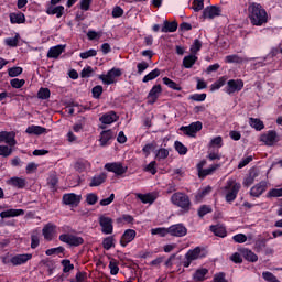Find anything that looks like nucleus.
<instances>
[{"label": "nucleus", "mask_w": 282, "mask_h": 282, "mask_svg": "<svg viewBox=\"0 0 282 282\" xmlns=\"http://www.w3.org/2000/svg\"><path fill=\"white\" fill-rule=\"evenodd\" d=\"M90 166H91V164L85 160H79L75 163V169L79 173H83V171H87V169H89Z\"/></svg>", "instance_id": "ea45409f"}, {"label": "nucleus", "mask_w": 282, "mask_h": 282, "mask_svg": "<svg viewBox=\"0 0 282 282\" xmlns=\"http://www.w3.org/2000/svg\"><path fill=\"white\" fill-rule=\"evenodd\" d=\"M195 63H197V56L194 54L187 55L183 58V66L185 69H191Z\"/></svg>", "instance_id": "f704fd0d"}, {"label": "nucleus", "mask_w": 282, "mask_h": 282, "mask_svg": "<svg viewBox=\"0 0 282 282\" xmlns=\"http://www.w3.org/2000/svg\"><path fill=\"white\" fill-rule=\"evenodd\" d=\"M240 254H242L246 261H250L251 263H257V261H259V257L250 249H241Z\"/></svg>", "instance_id": "a878e982"}, {"label": "nucleus", "mask_w": 282, "mask_h": 282, "mask_svg": "<svg viewBox=\"0 0 282 282\" xmlns=\"http://www.w3.org/2000/svg\"><path fill=\"white\" fill-rule=\"evenodd\" d=\"M232 239L236 243H246L248 241V237L245 234H237Z\"/></svg>", "instance_id": "0e129e2a"}, {"label": "nucleus", "mask_w": 282, "mask_h": 282, "mask_svg": "<svg viewBox=\"0 0 282 282\" xmlns=\"http://www.w3.org/2000/svg\"><path fill=\"white\" fill-rule=\"evenodd\" d=\"M110 140H113V131H111V130H104L100 133V139H99L100 147H107V144H109Z\"/></svg>", "instance_id": "393cba45"}, {"label": "nucleus", "mask_w": 282, "mask_h": 282, "mask_svg": "<svg viewBox=\"0 0 282 282\" xmlns=\"http://www.w3.org/2000/svg\"><path fill=\"white\" fill-rule=\"evenodd\" d=\"M206 274H208V269L206 268H200L198 270L195 271V273L193 274V279L196 282H202V281H206Z\"/></svg>", "instance_id": "72a5a7b5"}, {"label": "nucleus", "mask_w": 282, "mask_h": 282, "mask_svg": "<svg viewBox=\"0 0 282 282\" xmlns=\"http://www.w3.org/2000/svg\"><path fill=\"white\" fill-rule=\"evenodd\" d=\"M163 83L170 89H174V91H182V86H180V84L175 83L173 79H171L169 77H163Z\"/></svg>", "instance_id": "58836bf2"}, {"label": "nucleus", "mask_w": 282, "mask_h": 282, "mask_svg": "<svg viewBox=\"0 0 282 282\" xmlns=\"http://www.w3.org/2000/svg\"><path fill=\"white\" fill-rule=\"evenodd\" d=\"M63 272L67 274V272H72L74 270V264L69 260H62Z\"/></svg>", "instance_id": "13d9d810"}, {"label": "nucleus", "mask_w": 282, "mask_h": 282, "mask_svg": "<svg viewBox=\"0 0 282 282\" xmlns=\"http://www.w3.org/2000/svg\"><path fill=\"white\" fill-rule=\"evenodd\" d=\"M8 184H10V186H14L15 188H25V184H28V182L23 177H11L8 181Z\"/></svg>", "instance_id": "2f4dec72"}, {"label": "nucleus", "mask_w": 282, "mask_h": 282, "mask_svg": "<svg viewBox=\"0 0 282 282\" xmlns=\"http://www.w3.org/2000/svg\"><path fill=\"white\" fill-rule=\"evenodd\" d=\"M8 74L11 78H17V76H21V74H23V68L19 66L9 68Z\"/></svg>", "instance_id": "864d4df0"}, {"label": "nucleus", "mask_w": 282, "mask_h": 282, "mask_svg": "<svg viewBox=\"0 0 282 282\" xmlns=\"http://www.w3.org/2000/svg\"><path fill=\"white\" fill-rule=\"evenodd\" d=\"M169 158V151L164 148H161L156 151L155 159L156 160H166Z\"/></svg>", "instance_id": "6e6d98bb"}, {"label": "nucleus", "mask_w": 282, "mask_h": 282, "mask_svg": "<svg viewBox=\"0 0 282 282\" xmlns=\"http://www.w3.org/2000/svg\"><path fill=\"white\" fill-rule=\"evenodd\" d=\"M189 100H194L195 102H204L206 100V94H194L189 96Z\"/></svg>", "instance_id": "69168bd1"}, {"label": "nucleus", "mask_w": 282, "mask_h": 282, "mask_svg": "<svg viewBox=\"0 0 282 282\" xmlns=\"http://www.w3.org/2000/svg\"><path fill=\"white\" fill-rule=\"evenodd\" d=\"M86 202L89 206H94L98 202V195L94 193L87 194Z\"/></svg>", "instance_id": "680f3d73"}, {"label": "nucleus", "mask_w": 282, "mask_h": 282, "mask_svg": "<svg viewBox=\"0 0 282 282\" xmlns=\"http://www.w3.org/2000/svg\"><path fill=\"white\" fill-rule=\"evenodd\" d=\"M4 43L8 47H17V45H19V34H15L14 37H7Z\"/></svg>", "instance_id": "603ef678"}, {"label": "nucleus", "mask_w": 282, "mask_h": 282, "mask_svg": "<svg viewBox=\"0 0 282 282\" xmlns=\"http://www.w3.org/2000/svg\"><path fill=\"white\" fill-rule=\"evenodd\" d=\"M63 202L66 206H78L80 204V195L74 193L64 194Z\"/></svg>", "instance_id": "6ab92c4d"}, {"label": "nucleus", "mask_w": 282, "mask_h": 282, "mask_svg": "<svg viewBox=\"0 0 282 282\" xmlns=\"http://www.w3.org/2000/svg\"><path fill=\"white\" fill-rule=\"evenodd\" d=\"M169 235L171 237H186L188 229L183 224H176L169 227Z\"/></svg>", "instance_id": "f8f14e48"}, {"label": "nucleus", "mask_w": 282, "mask_h": 282, "mask_svg": "<svg viewBox=\"0 0 282 282\" xmlns=\"http://www.w3.org/2000/svg\"><path fill=\"white\" fill-rule=\"evenodd\" d=\"M267 197H282V188H272L268 192Z\"/></svg>", "instance_id": "774afa93"}, {"label": "nucleus", "mask_w": 282, "mask_h": 282, "mask_svg": "<svg viewBox=\"0 0 282 282\" xmlns=\"http://www.w3.org/2000/svg\"><path fill=\"white\" fill-rule=\"evenodd\" d=\"M107 181V175L105 173L95 175L90 183L89 186L90 187H96V186H100L101 184H105V182Z\"/></svg>", "instance_id": "7c9ffc66"}, {"label": "nucleus", "mask_w": 282, "mask_h": 282, "mask_svg": "<svg viewBox=\"0 0 282 282\" xmlns=\"http://www.w3.org/2000/svg\"><path fill=\"white\" fill-rule=\"evenodd\" d=\"M17 134L14 132L1 131L0 132V143L4 142L8 147H17Z\"/></svg>", "instance_id": "ddd939ff"}, {"label": "nucleus", "mask_w": 282, "mask_h": 282, "mask_svg": "<svg viewBox=\"0 0 282 282\" xmlns=\"http://www.w3.org/2000/svg\"><path fill=\"white\" fill-rule=\"evenodd\" d=\"M161 94H162V86L160 84L154 85L148 94L149 105H155Z\"/></svg>", "instance_id": "4468645a"}, {"label": "nucleus", "mask_w": 282, "mask_h": 282, "mask_svg": "<svg viewBox=\"0 0 282 282\" xmlns=\"http://www.w3.org/2000/svg\"><path fill=\"white\" fill-rule=\"evenodd\" d=\"M185 259H189V261H197V259H202V248L196 247L193 250H188L185 254Z\"/></svg>", "instance_id": "cd10ccee"}, {"label": "nucleus", "mask_w": 282, "mask_h": 282, "mask_svg": "<svg viewBox=\"0 0 282 282\" xmlns=\"http://www.w3.org/2000/svg\"><path fill=\"white\" fill-rule=\"evenodd\" d=\"M203 124L200 121H196L191 123L189 126H182L180 131H183L184 135H188L189 138H195L197 132L202 131Z\"/></svg>", "instance_id": "0eeeda50"}, {"label": "nucleus", "mask_w": 282, "mask_h": 282, "mask_svg": "<svg viewBox=\"0 0 282 282\" xmlns=\"http://www.w3.org/2000/svg\"><path fill=\"white\" fill-rule=\"evenodd\" d=\"M135 197L142 202V204H153L155 199H158V195L153 193H148V194H135Z\"/></svg>", "instance_id": "b1692460"}, {"label": "nucleus", "mask_w": 282, "mask_h": 282, "mask_svg": "<svg viewBox=\"0 0 282 282\" xmlns=\"http://www.w3.org/2000/svg\"><path fill=\"white\" fill-rule=\"evenodd\" d=\"M10 85L14 89H21V87L25 85V79H19V78L11 79Z\"/></svg>", "instance_id": "4d7b16f0"}, {"label": "nucleus", "mask_w": 282, "mask_h": 282, "mask_svg": "<svg viewBox=\"0 0 282 282\" xmlns=\"http://www.w3.org/2000/svg\"><path fill=\"white\" fill-rule=\"evenodd\" d=\"M226 85V78L221 77L210 86V91H217V89H221Z\"/></svg>", "instance_id": "8fccbe9b"}, {"label": "nucleus", "mask_w": 282, "mask_h": 282, "mask_svg": "<svg viewBox=\"0 0 282 282\" xmlns=\"http://www.w3.org/2000/svg\"><path fill=\"white\" fill-rule=\"evenodd\" d=\"M192 10L194 12H199L200 10H204V0H194Z\"/></svg>", "instance_id": "052dcab7"}, {"label": "nucleus", "mask_w": 282, "mask_h": 282, "mask_svg": "<svg viewBox=\"0 0 282 282\" xmlns=\"http://www.w3.org/2000/svg\"><path fill=\"white\" fill-rule=\"evenodd\" d=\"M239 191H241V183H237L235 178H229L225 186L226 202H235V199H237Z\"/></svg>", "instance_id": "7ed1b4c3"}, {"label": "nucleus", "mask_w": 282, "mask_h": 282, "mask_svg": "<svg viewBox=\"0 0 282 282\" xmlns=\"http://www.w3.org/2000/svg\"><path fill=\"white\" fill-rule=\"evenodd\" d=\"M191 53L192 54H197V52H199V50H202V42L199 40H194L193 45L191 46Z\"/></svg>", "instance_id": "e2e57ef3"}, {"label": "nucleus", "mask_w": 282, "mask_h": 282, "mask_svg": "<svg viewBox=\"0 0 282 282\" xmlns=\"http://www.w3.org/2000/svg\"><path fill=\"white\" fill-rule=\"evenodd\" d=\"M171 203L177 208L183 209V213L191 210V197L186 193L176 192L171 196Z\"/></svg>", "instance_id": "f03ea898"}, {"label": "nucleus", "mask_w": 282, "mask_h": 282, "mask_svg": "<svg viewBox=\"0 0 282 282\" xmlns=\"http://www.w3.org/2000/svg\"><path fill=\"white\" fill-rule=\"evenodd\" d=\"M257 177H259V173L257 172V170H251L249 172V175L243 181V186H252V184H254V180H257Z\"/></svg>", "instance_id": "c9c22d12"}, {"label": "nucleus", "mask_w": 282, "mask_h": 282, "mask_svg": "<svg viewBox=\"0 0 282 282\" xmlns=\"http://www.w3.org/2000/svg\"><path fill=\"white\" fill-rule=\"evenodd\" d=\"M243 89V80L241 79H230L227 82V86L225 88L226 94L230 96V94H235L237 91H241Z\"/></svg>", "instance_id": "9d476101"}, {"label": "nucleus", "mask_w": 282, "mask_h": 282, "mask_svg": "<svg viewBox=\"0 0 282 282\" xmlns=\"http://www.w3.org/2000/svg\"><path fill=\"white\" fill-rule=\"evenodd\" d=\"M50 88H40L37 91V98H40V100H47V98H50Z\"/></svg>", "instance_id": "5fc2aeb1"}, {"label": "nucleus", "mask_w": 282, "mask_h": 282, "mask_svg": "<svg viewBox=\"0 0 282 282\" xmlns=\"http://www.w3.org/2000/svg\"><path fill=\"white\" fill-rule=\"evenodd\" d=\"M116 239L112 236L106 237L102 241V247L105 250H111V248L116 247Z\"/></svg>", "instance_id": "79ce46f5"}, {"label": "nucleus", "mask_w": 282, "mask_h": 282, "mask_svg": "<svg viewBox=\"0 0 282 282\" xmlns=\"http://www.w3.org/2000/svg\"><path fill=\"white\" fill-rule=\"evenodd\" d=\"M161 32L163 33L177 32V22L164 21Z\"/></svg>", "instance_id": "e433bc0d"}, {"label": "nucleus", "mask_w": 282, "mask_h": 282, "mask_svg": "<svg viewBox=\"0 0 282 282\" xmlns=\"http://www.w3.org/2000/svg\"><path fill=\"white\" fill-rule=\"evenodd\" d=\"M65 252L64 247H56V248H51L45 251L46 257H52V254H63Z\"/></svg>", "instance_id": "3c124183"}, {"label": "nucleus", "mask_w": 282, "mask_h": 282, "mask_svg": "<svg viewBox=\"0 0 282 282\" xmlns=\"http://www.w3.org/2000/svg\"><path fill=\"white\" fill-rule=\"evenodd\" d=\"M249 124L250 127H252V129H256V131H263V129H265V124H263V121H261V119L250 118Z\"/></svg>", "instance_id": "4c0bfd02"}, {"label": "nucleus", "mask_w": 282, "mask_h": 282, "mask_svg": "<svg viewBox=\"0 0 282 282\" xmlns=\"http://www.w3.org/2000/svg\"><path fill=\"white\" fill-rule=\"evenodd\" d=\"M221 15V9L215 6L207 7L203 10V19H215Z\"/></svg>", "instance_id": "f3484780"}, {"label": "nucleus", "mask_w": 282, "mask_h": 282, "mask_svg": "<svg viewBox=\"0 0 282 282\" xmlns=\"http://www.w3.org/2000/svg\"><path fill=\"white\" fill-rule=\"evenodd\" d=\"M46 14H50L51 17H54L55 14L57 19H61V17L65 14V7L51 4L46 8Z\"/></svg>", "instance_id": "aec40b11"}, {"label": "nucleus", "mask_w": 282, "mask_h": 282, "mask_svg": "<svg viewBox=\"0 0 282 282\" xmlns=\"http://www.w3.org/2000/svg\"><path fill=\"white\" fill-rule=\"evenodd\" d=\"M32 253L15 254L10 259L12 265H25L28 261H31Z\"/></svg>", "instance_id": "2eb2a0df"}, {"label": "nucleus", "mask_w": 282, "mask_h": 282, "mask_svg": "<svg viewBox=\"0 0 282 282\" xmlns=\"http://www.w3.org/2000/svg\"><path fill=\"white\" fill-rule=\"evenodd\" d=\"M174 147L175 151H177L180 155H186V153H188V148H186V145L182 144L180 141H175Z\"/></svg>", "instance_id": "a18cd8bd"}, {"label": "nucleus", "mask_w": 282, "mask_h": 282, "mask_svg": "<svg viewBox=\"0 0 282 282\" xmlns=\"http://www.w3.org/2000/svg\"><path fill=\"white\" fill-rule=\"evenodd\" d=\"M250 61H254V58L241 57V56H239L237 54L227 55L225 57V63L241 64V63H250Z\"/></svg>", "instance_id": "4be33fe9"}, {"label": "nucleus", "mask_w": 282, "mask_h": 282, "mask_svg": "<svg viewBox=\"0 0 282 282\" xmlns=\"http://www.w3.org/2000/svg\"><path fill=\"white\" fill-rule=\"evenodd\" d=\"M220 167H221V164H213L209 167L204 169L198 174L199 180H204L205 177H208V175H213V173H215V171H217V169H220Z\"/></svg>", "instance_id": "c85d7f7f"}, {"label": "nucleus", "mask_w": 282, "mask_h": 282, "mask_svg": "<svg viewBox=\"0 0 282 282\" xmlns=\"http://www.w3.org/2000/svg\"><path fill=\"white\" fill-rule=\"evenodd\" d=\"M9 18L12 24H21L25 22V14L21 11L10 13Z\"/></svg>", "instance_id": "bb28decb"}, {"label": "nucleus", "mask_w": 282, "mask_h": 282, "mask_svg": "<svg viewBox=\"0 0 282 282\" xmlns=\"http://www.w3.org/2000/svg\"><path fill=\"white\" fill-rule=\"evenodd\" d=\"M267 188H268V183L262 181L256 184L253 187H251L250 195H252V197H261V195L265 193Z\"/></svg>", "instance_id": "a211bd4d"}, {"label": "nucleus", "mask_w": 282, "mask_h": 282, "mask_svg": "<svg viewBox=\"0 0 282 282\" xmlns=\"http://www.w3.org/2000/svg\"><path fill=\"white\" fill-rule=\"evenodd\" d=\"M26 133L29 135H43V133H47V129L41 126H30L26 128Z\"/></svg>", "instance_id": "c756f323"}, {"label": "nucleus", "mask_w": 282, "mask_h": 282, "mask_svg": "<svg viewBox=\"0 0 282 282\" xmlns=\"http://www.w3.org/2000/svg\"><path fill=\"white\" fill-rule=\"evenodd\" d=\"M93 1L94 0H80V2H79L80 10H83L84 12H87L89 10V8H91Z\"/></svg>", "instance_id": "338daca9"}, {"label": "nucleus", "mask_w": 282, "mask_h": 282, "mask_svg": "<svg viewBox=\"0 0 282 282\" xmlns=\"http://www.w3.org/2000/svg\"><path fill=\"white\" fill-rule=\"evenodd\" d=\"M260 141L267 147H274L279 142V134H276V131L270 130L260 137Z\"/></svg>", "instance_id": "9b49d317"}, {"label": "nucleus", "mask_w": 282, "mask_h": 282, "mask_svg": "<svg viewBox=\"0 0 282 282\" xmlns=\"http://www.w3.org/2000/svg\"><path fill=\"white\" fill-rule=\"evenodd\" d=\"M97 55H98V51H96L94 48H90L88 51H85V52L80 53L79 57L83 61H87V58H94V56H97Z\"/></svg>", "instance_id": "c03bdc74"}, {"label": "nucleus", "mask_w": 282, "mask_h": 282, "mask_svg": "<svg viewBox=\"0 0 282 282\" xmlns=\"http://www.w3.org/2000/svg\"><path fill=\"white\" fill-rule=\"evenodd\" d=\"M160 74H161L160 69L155 68L143 77L142 83H149L150 80H155V78H158Z\"/></svg>", "instance_id": "a19ab883"}, {"label": "nucleus", "mask_w": 282, "mask_h": 282, "mask_svg": "<svg viewBox=\"0 0 282 282\" xmlns=\"http://www.w3.org/2000/svg\"><path fill=\"white\" fill-rule=\"evenodd\" d=\"M120 76H122V70L120 68H112L108 70L106 75H99V80H101L104 85H113L116 78H120Z\"/></svg>", "instance_id": "20e7f679"}, {"label": "nucleus", "mask_w": 282, "mask_h": 282, "mask_svg": "<svg viewBox=\"0 0 282 282\" xmlns=\"http://www.w3.org/2000/svg\"><path fill=\"white\" fill-rule=\"evenodd\" d=\"M59 241H62V243H67V246L74 247L83 246V243H85V239H83V237L69 234L59 235Z\"/></svg>", "instance_id": "39448f33"}, {"label": "nucleus", "mask_w": 282, "mask_h": 282, "mask_svg": "<svg viewBox=\"0 0 282 282\" xmlns=\"http://www.w3.org/2000/svg\"><path fill=\"white\" fill-rule=\"evenodd\" d=\"M99 226L104 235H113V219L109 216H99Z\"/></svg>", "instance_id": "423d86ee"}, {"label": "nucleus", "mask_w": 282, "mask_h": 282, "mask_svg": "<svg viewBox=\"0 0 282 282\" xmlns=\"http://www.w3.org/2000/svg\"><path fill=\"white\" fill-rule=\"evenodd\" d=\"M118 115L115 111H109L99 118L102 124H113V122H118Z\"/></svg>", "instance_id": "412c9836"}, {"label": "nucleus", "mask_w": 282, "mask_h": 282, "mask_svg": "<svg viewBox=\"0 0 282 282\" xmlns=\"http://www.w3.org/2000/svg\"><path fill=\"white\" fill-rule=\"evenodd\" d=\"M212 232H214V235H216V237H226L227 231L226 228L220 227V226H212L210 227Z\"/></svg>", "instance_id": "37998d69"}, {"label": "nucleus", "mask_w": 282, "mask_h": 282, "mask_svg": "<svg viewBox=\"0 0 282 282\" xmlns=\"http://www.w3.org/2000/svg\"><path fill=\"white\" fill-rule=\"evenodd\" d=\"M249 19L252 25L261 26L264 23H268V12L265 9L257 2H252L248 7Z\"/></svg>", "instance_id": "f257e3e1"}, {"label": "nucleus", "mask_w": 282, "mask_h": 282, "mask_svg": "<svg viewBox=\"0 0 282 282\" xmlns=\"http://www.w3.org/2000/svg\"><path fill=\"white\" fill-rule=\"evenodd\" d=\"M21 215H25L23 209H7L0 213L1 219H8L10 217H19Z\"/></svg>", "instance_id": "5701e85b"}, {"label": "nucleus", "mask_w": 282, "mask_h": 282, "mask_svg": "<svg viewBox=\"0 0 282 282\" xmlns=\"http://www.w3.org/2000/svg\"><path fill=\"white\" fill-rule=\"evenodd\" d=\"M117 224H133V216L129 214H123L119 218H117Z\"/></svg>", "instance_id": "49530a36"}, {"label": "nucleus", "mask_w": 282, "mask_h": 282, "mask_svg": "<svg viewBox=\"0 0 282 282\" xmlns=\"http://www.w3.org/2000/svg\"><path fill=\"white\" fill-rule=\"evenodd\" d=\"M137 235L138 232H135V230L127 229L120 239V246H122V248H127V246H129V243L135 239Z\"/></svg>", "instance_id": "dca6fc26"}, {"label": "nucleus", "mask_w": 282, "mask_h": 282, "mask_svg": "<svg viewBox=\"0 0 282 282\" xmlns=\"http://www.w3.org/2000/svg\"><path fill=\"white\" fill-rule=\"evenodd\" d=\"M151 235H159V237H166V235H169V228L158 227V228L151 229Z\"/></svg>", "instance_id": "09e8293b"}, {"label": "nucleus", "mask_w": 282, "mask_h": 282, "mask_svg": "<svg viewBox=\"0 0 282 282\" xmlns=\"http://www.w3.org/2000/svg\"><path fill=\"white\" fill-rule=\"evenodd\" d=\"M57 227L55 224L53 223H47L46 225H44L43 229H42V235L44 237L45 241H54V239H56V235H57Z\"/></svg>", "instance_id": "6e6552de"}, {"label": "nucleus", "mask_w": 282, "mask_h": 282, "mask_svg": "<svg viewBox=\"0 0 282 282\" xmlns=\"http://www.w3.org/2000/svg\"><path fill=\"white\" fill-rule=\"evenodd\" d=\"M12 147L10 145H0V155L2 158H10V155H12Z\"/></svg>", "instance_id": "de8ad7c7"}, {"label": "nucleus", "mask_w": 282, "mask_h": 282, "mask_svg": "<svg viewBox=\"0 0 282 282\" xmlns=\"http://www.w3.org/2000/svg\"><path fill=\"white\" fill-rule=\"evenodd\" d=\"M63 45L53 46L47 52L48 58H58L63 54Z\"/></svg>", "instance_id": "473e14b6"}, {"label": "nucleus", "mask_w": 282, "mask_h": 282, "mask_svg": "<svg viewBox=\"0 0 282 282\" xmlns=\"http://www.w3.org/2000/svg\"><path fill=\"white\" fill-rule=\"evenodd\" d=\"M109 270H110V274L116 276V274H118V272H120V268L118 267V262H116L115 260H111L109 262Z\"/></svg>", "instance_id": "bf43d9fd"}, {"label": "nucleus", "mask_w": 282, "mask_h": 282, "mask_svg": "<svg viewBox=\"0 0 282 282\" xmlns=\"http://www.w3.org/2000/svg\"><path fill=\"white\" fill-rule=\"evenodd\" d=\"M105 169L109 171V173H115V175H124L128 171V167L120 162L106 163Z\"/></svg>", "instance_id": "1a4fd4ad"}]
</instances>
